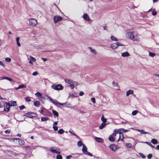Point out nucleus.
<instances>
[{"mask_svg": "<svg viewBox=\"0 0 159 159\" xmlns=\"http://www.w3.org/2000/svg\"><path fill=\"white\" fill-rule=\"evenodd\" d=\"M53 128L54 131H57L58 130V127L56 126H53Z\"/></svg>", "mask_w": 159, "mask_h": 159, "instance_id": "obj_47", "label": "nucleus"}, {"mask_svg": "<svg viewBox=\"0 0 159 159\" xmlns=\"http://www.w3.org/2000/svg\"><path fill=\"white\" fill-rule=\"evenodd\" d=\"M65 82L69 84L71 89H73L75 86H76L78 85L77 82L73 81L71 80L68 79H67L65 80Z\"/></svg>", "mask_w": 159, "mask_h": 159, "instance_id": "obj_2", "label": "nucleus"}, {"mask_svg": "<svg viewBox=\"0 0 159 159\" xmlns=\"http://www.w3.org/2000/svg\"><path fill=\"white\" fill-rule=\"evenodd\" d=\"M49 118L48 117H43L41 118V120L42 121H45L46 120H49Z\"/></svg>", "mask_w": 159, "mask_h": 159, "instance_id": "obj_26", "label": "nucleus"}, {"mask_svg": "<svg viewBox=\"0 0 159 159\" xmlns=\"http://www.w3.org/2000/svg\"><path fill=\"white\" fill-rule=\"evenodd\" d=\"M106 126V124L104 123H102L99 127V129H102L104 128Z\"/></svg>", "mask_w": 159, "mask_h": 159, "instance_id": "obj_28", "label": "nucleus"}, {"mask_svg": "<svg viewBox=\"0 0 159 159\" xmlns=\"http://www.w3.org/2000/svg\"><path fill=\"white\" fill-rule=\"evenodd\" d=\"M84 93L82 91H80L79 93V95L80 96H82L83 95H84Z\"/></svg>", "mask_w": 159, "mask_h": 159, "instance_id": "obj_54", "label": "nucleus"}, {"mask_svg": "<svg viewBox=\"0 0 159 159\" xmlns=\"http://www.w3.org/2000/svg\"><path fill=\"white\" fill-rule=\"evenodd\" d=\"M84 19L86 21H88L90 20V18L87 14H84L83 16Z\"/></svg>", "mask_w": 159, "mask_h": 159, "instance_id": "obj_16", "label": "nucleus"}, {"mask_svg": "<svg viewBox=\"0 0 159 159\" xmlns=\"http://www.w3.org/2000/svg\"><path fill=\"white\" fill-rule=\"evenodd\" d=\"M117 134H119V138L117 140V141H119L120 140L123 141L124 138L123 134L122 132H121L120 131Z\"/></svg>", "mask_w": 159, "mask_h": 159, "instance_id": "obj_15", "label": "nucleus"}, {"mask_svg": "<svg viewBox=\"0 0 159 159\" xmlns=\"http://www.w3.org/2000/svg\"><path fill=\"white\" fill-rule=\"evenodd\" d=\"M38 74V73L37 72L35 71L33 72L32 74V75L34 76H36Z\"/></svg>", "mask_w": 159, "mask_h": 159, "instance_id": "obj_53", "label": "nucleus"}, {"mask_svg": "<svg viewBox=\"0 0 159 159\" xmlns=\"http://www.w3.org/2000/svg\"><path fill=\"white\" fill-rule=\"evenodd\" d=\"M11 58L9 57H7L5 58V61L7 62H9L11 61Z\"/></svg>", "mask_w": 159, "mask_h": 159, "instance_id": "obj_43", "label": "nucleus"}, {"mask_svg": "<svg viewBox=\"0 0 159 159\" xmlns=\"http://www.w3.org/2000/svg\"><path fill=\"white\" fill-rule=\"evenodd\" d=\"M55 148L56 149H54L53 147H52L50 148V151L52 153L60 154V152L59 151V149L56 147Z\"/></svg>", "mask_w": 159, "mask_h": 159, "instance_id": "obj_8", "label": "nucleus"}, {"mask_svg": "<svg viewBox=\"0 0 159 159\" xmlns=\"http://www.w3.org/2000/svg\"><path fill=\"white\" fill-rule=\"evenodd\" d=\"M95 139L97 142L99 143H102L103 141V139L102 138L97 137H95Z\"/></svg>", "mask_w": 159, "mask_h": 159, "instance_id": "obj_17", "label": "nucleus"}, {"mask_svg": "<svg viewBox=\"0 0 159 159\" xmlns=\"http://www.w3.org/2000/svg\"><path fill=\"white\" fill-rule=\"evenodd\" d=\"M4 152H5V153H7V154L9 153H11V152L9 150H6Z\"/></svg>", "mask_w": 159, "mask_h": 159, "instance_id": "obj_55", "label": "nucleus"}, {"mask_svg": "<svg viewBox=\"0 0 159 159\" xmlns=\"http://www.w3.org/2000/svg\"><path fill=\"white\" fill-rule=\"evenodd\" d=\"M119 148L117 147L116 145L114 144H111L110 146V149L114 152L116 151Z\"/></svg>", "mask_w": 159, "mask_h": 159, "instance_id": "obj_10", "label": "nucleus"}, {"mask_svg": "<svg viewBox=\"0 0 159 159\" xmlns=\"http://www.w3.org/2000/svg\"><path fill=\"white\" fill-rule=\"evenodd\" d=\"M0 65L2 66L3 67L4 66V65L2 61H0Z\"/></svg>", "mask_w": 159, "mask_h": 159, "instance_id": "obj_58", "label": "nucleus"}, {"mask_svg": "<svg viewBox=\"0 0 159 159\" xmlns=\"http://www.w3.org/2000/svg\"><path fill=\"white\" fill-rule=\"evenodd\" d=\"M58 123V122H55L54 123L53 126H55L57 125Z\"/></svg>", "mask_w": 159, "mask_h": 159, "instance_id": "obj_60", "label": "nucleus"}, {"mask_svg": "<svg viewBox=\"0 0 159 159\" xmlns=\"http://www.w3.org/2000/svg\"><path fill=\"white\" fill-rule=\"evenodd\" d=\"M117 133H116L114 131V133L111 135H110L109 137V140L111 142H114L115 140V139L114 137L115 136Z\"/></svg>", "mask_w": 159, "mask_h": 159, "instance_id": "obj_9", "label": "nucleus"}, {"mask_svg": "<svg viewBox=\"0 0 159 159\" xmlns=\"http://www.w3.org/2000/svg\"><path fill=\"white\" fill-rule=\"evenodd\" d=\"M139 155L141 156L143 158H145L146 157L145 156L143 155V154L141 153H139Z\"/></svg>", "mask_w": 159, "mask_h": 159, "instance_id": "obj_51", "label": "nucleus"}, {"mask_svg": "<svg viewBox=\"0 0 159 159\" xmlns=\"http://www.w3.org/2000/svg\"><path fill=\"white\" fill-rule=\"evenodd\" d=\"M146 143L148 145H149L152 148H154L155 147L154 146H153L150 142H146Z\"/></svg>", "mask_w": 159, "mask_h": 159, "instance_id": "obj_44", "label": "nucleus"}, {"mask_svg": "<svg viewBox=\"0 0 159 159\" xmlns=\"http://www.w3.org/2000/svg\"><path fill=\"white\" fill-rule=\"evenodd\" d=\"M41 59L43 60L44 61H45L47 60V59L44 58H42Z\"/></svg>", "mask_w": 159, "mask_h": 159, "instance_id": "obj_59", "label": "nucleus"}, {"mask_svg": "<svg viewBox=\"0 0 159 159\" xmlns=\"http://www.w3.org/2000/svg\"><path fill=\"white\" fill-rule=\"evenodd\" d=\"M7 80H9V81H11L12 80L11 79V78H8V77L7 79Z\"/></svg>", "mask_w": 159, "mask_h": 159, "instance_id": "obj_61", "label": "nucleus"}, {"mask_svg": "<svg viewBox=\"0 0 159 159\" xmlns=\"http://www.w3.org/2000/svg\"><path fill=\"white\" fill-rule=\"evenodd\" d=\"M87 147L84 144H83V148H82V152H83V153L84 154L86 155H87L89 156H91V157L93 156V154L91 153L88 152L87 151Z\"/></svg>", "mask_w": 159, "mask_h": 159, "instance_id": "obj_3", "label": "nucleus"}, {"mask_svg": "<svg viewBox=\"0 0 159 159\" xmlns=\"http://www.w3.org/2000/svg\"><path fill=\"white\" fill-rule=\"evenodd\" d=\"M134 93V91L132 90H129L126 92V96L127 97L129 96L130 94H133Z\"/></svg>", "mask_w": 159, "mask_h": 159, "instance_id": "obj_18", "label": "nucleus"}, {"mask_svg": "<svg viewBox=\"0 0 159 159\" xmlns=\"http://www.w3.org/2000/svg\"><path fill=\"white\" fill-rule=\"evenodd\" d=\"M19 108L21 110H22L24 108H25V106L24 105H22L21 106H20Z\"/></svg>", "mask_w": 159, "mask_h": 159, "instance_id": "obj_48", "label": "nucleus"}, {"mask_svg": "<svg viewBox=\"0 0 159 159\" xmlns=\"http://www.w3.org/2000/svg\"><path fill=\"white\" fill-rule=\"evenodd\" d=\"M5 132L6 134H9L10 133V130H6L5 131Z\"/></svg>", "mask_w": 159, "mask_h": 159, "instance_id": "obj_52", "label": "nucleus"}, {"mask_svg": "<svg viewBox=\"0 0 159 159\" xmlns=\"http://www.w3.org/2000/svg\"><path fill=\"white\" fill-rule=\"evenodd\" d=\"M72 157V156L71 155H69L66 156V159H70V158L71 157Z\"/></svg>", "mask_w": 159, "mask_h": 159, "instance_id": "obj_56", "label": "nucleus"}, {"mask_svg": "<svg viewBox=\"0 0 159 159\" xmlns=\"http://www.w3.org/2000/svg\"><path fill=\"white\" fill-rule=\"evenodd\" d=\"M19 39L20 38L19 37H17L16 39V41L17 45L19 47H20V43L19 42Z\"/></svg>", "mask_w": 159, "mask_h": 159, "instance_id": "obj_29", "label": "nucleus"}, {"mask_svg": "<svg viewBox=\"0 0 159 159\" xmlns=\"http://www.w3.org/2000/svg\"><path fill=\"white\" fill-rule=\"evenodd\" d=\"M3 103L2 102H0V108H2L3 107Z\"/></svg>", "mask_w": 159, "mask_h": 159, "instance_id": "obj_57", "label": "nucleus"}, {"mask_svg": "<svg viewBox=\"0 0 159 159\" xmlns=\"http://www.w3.org/2000/svg\"><path fill=\"white\" fill-rule=\"evenodd\" d=\"M91 101L93 102L94 103H95V99L94 98H91Z\"/></svg>", "mask_w": 159, "mask_h": 159, "instance_id": "obj_49", "label": "nucleus"}, {"mask_svg": "<svg viewBox=\"0 0 159 159\" xmlns=\"http://www.w3.org/2000/svg\"><path fill=\"white\" fill-rule=\"evenodd\" d=\"M52 113L53 115L56 116H58V113L56 111L52 110Z\"/></svg>", "mask_w": 159, "mask_h": 159, "instance_id": "obj_30", "label": "nucleus"}, {"mask_svg": "<svg viewBox=\"0 0 159 159\" xmlns=\"http://www.w3.org/2000/svg\"><path fill=\"white\" fill-rule=\"evenodd\" d=\"M101 120L103 123H105L107 121V119L104 118V116L102 115L101 117Z\"/></svg>", "mask_w": 159, "mask_h": 159, "instance_id": "obj_36", "label": "nucleus"}, {"mask_svg": "<svg viewBox=\"0 0 159 159\" xmlns=\"http://www.w3.org/2000/svg\"><path fill=\"white\" fill-rule=\"evenodd\" d=\"M157 148L158 150H159V145H157Z\"/></svg>", "mask_w": 159, "mask_h": 159, "instance_id": "obj_64", "label": "nucleus"}, {"mask_svg": "<svg viewBox=\"0 0 159 159\" xmlns=\"http://www.w3.org/2000/svg\"><path fill=\"white\" fill-rule=\"evenodd\" d=\"M7 78L8 77H6V76H4L3 77V78H2V79L3 80V79H6V80H7Z\"/></svg>", "mask_w": 159, "mask_h": 159, "instance_id": "obj_63", "label": "nucleus"}, {"mask_svg": "<svg viewBox=\"0 0 159 159\" xmlns=\"http://www.w3.org/2000/svg\"><path fill=\"white\" fill-rule=\"evenodd\" d=\"M154 76L159 77V74H154L153 75Z\"/></svg>", "mask_w": 159, "mask_h": 159, "instance_id": "obj_62", "label": "nucleus"}, {"mask_svg": "<svg viewBox=\"0 0 159 159\" xmlns=\"http://www.w3.org/2000/svg\"><path fill=\"white\" fill-rule=\"evenodd\" d=\"M125 36L126 38L133 40L138 41L139 40V34L135 32H127Z\"/></svg>", "mask_w": 159, "mask_h": 159, "instance_id": "obj_1", "label": "nucleus"}, {"mask_svg": "<svg viewBox=\"0 0 159 159\" xmlns=\"http://www.w3.org/2000/svg\"><path fill=\"white\" fill-rule=\"evenodd\" d=\"M30 60L32 61L33 62H35L36 61V59L35 58L31 56H30Z\"/></svg>", "mask_w": 159, "mask_h": 159, "instance_id": "obj_39", "label": "nucleus"}, {"mask_svg": "<svg viewBox=\"0 0 159 159\" xmlns=\"http://www.w3.org/2000/svg\"><path fill=\"white\" fill-rule=\"evenodd\" d=\"M69 132L71 133L74 136H76V137H78V136L75 134L74 131L71 129H70V130L69 131Z\"/></svg>", "mask_w": 159, "mask_h": 159, "instance_id": "obj_34", "label": "nucleus"}, {"mask_svg": "<svg viewBox=\"0 0 159 159\" xmlns=\"http://www.w3.org/2000/svg\"><path fill=\"white\" fill-rule=\"evenodd\" d=\"M8 103H10V106H16V102L15 101H9Z\"/></svg>", "mask_w": 159, "mask_h": 159, "instance_id": "obj_20", "label": "nucleus"}, {"mask_svg": "<svg viewBox=\"0 0 159 159\" xmlns=\"http://www.w3.org/2000/svg\"><path fill=\"white\" fill-rule=\"evenodd\" d=\"M81 141H80L77 143V145L79 147H81L82 145H83Z\"/></svg>", "mask_w": 159, "mask_h": 159, "instance_id": "obj_38", "label": "nucleus"}, {"mask_svg": "<svg viewBox=\"0 0 159 159\" xmlns=\"http://www.w3.org/2000/svg\"><path fill=\"white\" fill-rule=\"evenodd\" d=\"M60 107H61V106H62L64 107H68L69 105H70V104H68L67 102H66L63 103H60Z\"/></svg>", "mask_w": 159, "mask_h": 159, "instance_id": "obj_21", "label": "nucleus"}, {"mask_svg": "<svg viewBox=\"0 0 159 159\" xmlns=\"http://www.w3.org/2000/svg\"><path fill=\"white\" fill-rule=\"evenodd\" d=\"M157 13L155 10H153L152 12V15L155 16L157 14Z\"/></svg>", "mask_w": 159, "mask_h": 159, "instance_id": "obj_46", "label": "nucleus"}, {"mask_svg": "<svg viewBox=\"0 0 159 159\" xmlns=\"http://www.w3.org/2000/svg\"><path fill=\"white\" fill-rule=\"evenodd\" d=\"M57 159H62V157L60 155H57L56 157Z\"/></svg>", "mask_w": 159, "mask_h": 159, "instance_id": "obj_42", "label": "nucleus"}, {"mask_svg": "<svg viewBox=\"0 0 159 159\" xmlns=\"http://www.w3.org/2000/svg\"><path fill=\"white\" fill-rule=\"evenodd\" d=\"M137 131L140 132L142 134H148L149 133L143 131V130L138 129Z\"/></svg>", "mask_w": 159, "mask_h": 159, "instance_id": "obj_27", "label": "nucleus"}, {"mask_svg": "<svg viewBox=\"0 0 159 159\" xmlns=\"http://www.w3.org/2000/svg\"><path fill=\"white\" fill-rule=\"evenodd\" d=\"M64 132V131L62 129H60L58 131V133L60 134H63Z\"/></svg>", "mask_w": 159, "mask_h": 159, "instance_id": "obj_35", "label": "nucleus"}, {"mask_svg": "<svg viewBox=\"0 0 159 159\" xmlns=\"http://www.w3.org/2000/svg\"><path fill=\"white\" fill-rule=\"evenodd\" d=\"M48 98L49 99L50 101L52 102L54 105L60 107V102H59L57 100H53L51 97H48Z\"/></svg>", "mask_w": 159, "mask_h": 159, "instance_id": "obj_11", "label": "nucleus"}, {"mask_svg": "<svg viewBox=\"0 0 159 159\" xmlns=\"http://www.w3.org/2000/svg\"><path fill=\"white\" fill-rule=\"evenodd\" d=\"M151 142L153 144H156L157 142V140L154 139H153L151 140Z\"/></svg>", "mask_w": 159, "mask_h": 159, "instance_id": "obj_33", "label": "nucleus"}, {"mask_svg": "<svg viewBox=\"0 0 159 159\" xmlns=\"http://www.w3.org/2000/svg\"><path fill=\"white\" fill-rule=\"evenodd\" d=\"M111 40L114 41H117L118 40V39L117 38H116L113 36H111Z\"/></svg>", "mask_w": 159, "mask_h": 159, "instance_id": "obj_37", "label": "nucleus"}, {"mask_svg": "<svg viewBox=\"0 0 159 159\" xmlns=\"http://www.w3.org/2000/svg\"><path fill=\"white\" fill-rule=\"evenodd\" d=\"M122 130V132L124 133H125L128 131V130L125 129L123 128L119 129H116L114 130V131L115 132H116V133H118L119 132H120V131L121 132Z\"/></svg>", "mask_w": 159, "mask_h": 159, "instance_id": "obj_14", "label": "nucleus"}, {"mask_svg": "<svg viewBox=\"0 0 159 159\" xmlns=\"http://www.w3.org/2000/svg\"><path fill=\"white\" fill-rule=\"evenodd\" d=\"M129 55L130 54L129 53L127 52H123L121 54V56L124 57H128L129 56Z\"/></svg>", "mask_w": 159, "mask_h": 159, "instance_id": "obj_19", "label": "nucleus"}, {"mask_svg": "<svg viewBox=\"0 0 159 159\" xmlns=\"http://www.w3.org/2000/svg\"><path fill=\"white\" fill-rule=\"evenodd\" d=\"M26 87V85L25 84L20 85L18 87L16 88V89H19L25 88Z\"/></svg>", "mask_w": 159, "mask_h": 159, "instance_id": "obj_24", "label": "nucleus"}, {"mask_svg": "<svg viewBox=\"0 0 159 159\" xmlns=\"http://www.w3.org/2000/svg\"><path fill=\"white\" fill-rule=\"evenodd\" d=\"M34 105L35 107H39L40 106V102L39 101H35L34 102Z\"/></svg>", "mask_w": 159, "mask_h": 159, "instance_id": "obj_25", "label": "nucleus"}, {"mask_svg": "<svg viewBox=\"0 0 159 159\" xmlns=\"http://www.w3.org/2000/svg\"><path fill=\"white\" fill-rule=\"evenodd\" d=\"M6 105L4 107V110L5 111H8L10 106V103L6 102Z\"/></svg>", "mask_w": 159, "mask_h": 159, "instance_id": "obj_13", "label": "nucleus"}, {"mask_svg": "<svg viewBox=\"0 0 159 159\" xmlns=\"http://www.w3.org/2000/svg\"><path fill=\"white\" fill-rule=\"evenodd\" d=\"M35 95L36 97H38L40 100H41V98H43V97L42 96L41 94L39 92L36 93Z\"/></svg>", "mask_w": 159, "mask_h": 159, "instance_id": "obj_23", "label": "nucleus"}, {"mask_svg": "<svg viewBox=\"0 0 159 159\" xmlns=\"http://www.w3.org/2000/svg\"><path fill=\"white\" fill-rule=\"evenodd\" d=\"M152 157V155L150 154H148L147 156V157L148 159H150Z\"/></svg>", "mask_w": 159, "mask_h": 159, "instance_id": "obj_50", "label": "nucleus"}, {"mask_svg": "<svg viewBox=\"0 0 159 159\" xmlns=\"http://www.w3.org/2000/svg\"><path fill=\"white\" fill-rule=\"evenodd\" d=\"M19 144L20 145H24L25 142L24 141L21 140L20 139H19Z\"/></svg>", "mask_w": 159, "mask_h": 159, "instance_id": "obj_32", "label": "nucleus"}, {"mask_svg": "<svg viewBox=\"0 0 159 159\" xmlns=\"http://www.w3.org/2000/svg\"><path fill=\"white\" fill-rule=\"evenodd\" d=\"M126 146L128 148H131L132 147L133 145L130 143H126Z\"/></svg>", "mask_w": 159, "mask_h": 159, "instance_id": "obj_31", "label": "nucleus"}, {"mask_svg": "<svg viewBox=\"0 0 159 159\" xmlns=\"http://www.w3.org/2000/svg\"><path fill=\"white\" fill-rule=\"evenodd\" d=\"M62 20V18L58 16H55L53 18L54 22L55 23H57L58 21L61 20Z\"/></svg>", "mask_w": 159, "mask_h": 159, "instance_id": "obj_12", "label": "nucleus"}, {"mask_svg": "<svg viewBox=\"0 0 159 159\" xmlns=\"http://www.w3.org/2000/svg\"><path fill=\"white\" fill-rule=\"evenodd\" d=\"M51 87L52 89L57 90H62L63 88V86L61 84H53L52 85Z\"/></svg>", "mask_w": 159, "mask_h": 159, "instance_id": "obj_5", "label": "nucleus"}, {"mask_svg": "<svg viewBox=\"0 0 159 159\" xmlns=\"http://www.w3.org/2000/svg\"><path fill=\"white\" fill-rule=\"evenodd\" d=\"M25 99L26 101L27 102H30L31 101L30 98L29 97H26Z\"/></svg>", "mask_w": 159, "mask_h": 159, "instance_id": "obj_45", "label": "nucleus"}, {"mask_svg": "<svg viewBox=\"0 0 159 159\" xmlns=\"http://www.w3.org/2000/svg\"><path fill=\"white\" fill-rule=\"evenodd\" d=\"M24 116L29 118H32L36 117L37 116V114L34 112H28L26 113L24 115Z\"/></svg>", "mask_w": 159, "mask_h": 159, "instance_id": "obj_6", "label": "nucleus"}, {"mask_svg": "<svg viewBox=\"0 0 159 159\" xmlns=\"http://www.w3.org/2000/svg\"><path fill=\"white\" fill-rule=\"evenodd\" d=\"M111 48L113 49H116L119 46H124V45L121 43L118 42L117 43H115L110 44Z\"/></svg>", "mask_w": 159, "mask_h": 159, "instance_id": "obj_4", "label": "nucleus"}, {"mask_svg": "<svg viewBox=\"0 0 159 159\" xmlns=\"http://www.w3.org/2000/svg\"><path fill=\"white\" fill-rule=\"evenodd\" d=\"M29 24L32 26H35L37 24L36 20L34 18H31L29 20Z\"/></svg>", "mask_w": 159, "mask_h": 159, "instance_id": "obj_7", "label": "nucleus"}, {"mask_svg": "<svg viewBox=\"0 0 159 159\" xmlns=\"http://www.w3.org/2000/svg\"><path fill=\"white\" fill-rule=\"evenodd\" d=\"M138 113V111L137 110L134 111H132V114L133 116H135Z\"/></svg>", "mask_w": 159, "mask_h": 159, "instance_id": "obj_40", "label": "nucleus"}, {"mask_svg": "<svg viewBox=\"0 0 159 159\" xmlns=\"http://www.w3.org/2000/svg\"><path fill=\"white\" fill-rule=\"evenodd\" d=\"M149 55L150 57H153L155 55V54L152 52H149Z\"/></svg>", "mask_w": 159, "mask_h": 159, "instance_id": "obj_41", "label": "nucleus"}, {"mask_svg": "<svg viewBox=\"0 0 159 159\" xmlns=\"http://www.w3.org/2000/svg\"><path fill=\"white\" fill-rule=\"evenodd\" d=\"M88 48L90 50L91 52L94 55L97 54V52L95 49H93V48L90 47H88Z\"/></svg>", "mask_w": 159, "mask_h": 159, "instance_id": "obj_22", "label": "nucleus"}]
</instances>
